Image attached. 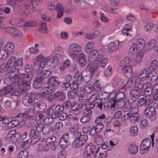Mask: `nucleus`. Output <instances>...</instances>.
Returning a JSON list of instances; mask_svg holds the SVG:
<instances>
[{"mask_svg": "<svg viewBox=\"0 0 158 158\" xmlns=\"http://www.w3.org/2000/svg\"><path fill=\"white\" fill-rule=\"evenodd\" d=\"M31 83L24 82L23 80L20 79L19 81L13 83L11 85L12 88V92L16 96H19L28 90L30 87Z\"/></svg>", "mask_w": 158, "mask_h": 158, "instance_id": "nucleus-1", "label": "nucleus"}, {"mask_svg": "<svg viewBox=\"0 0 158 158\" xmlns=\"http://www.w3.org/2000/svg\"><path fill=\"white\" fill-rule=\"evenodd\" d=\"M38 94L34 93H30L24 96L22 98L23 103L27 106H32L37 103L39 99L36 98Z\"/></svg>", "mask_w": 158, "mask_h": 158, "instance_id": "nucleus-2", "label": "nucleus"}, {"mask_svg": "<svg viewBox=\"0 0 158 158\" xmlns=\"http://www.w3.org/2000/svg\"><path fill=\"white\" fill-rule=\"evenodd\" d=\"M8 73L5 76L4 79V82L6 84L8 85L10 84L13 85V83L20 81V77L18 74H15V72H10V70Z\"/></svg>", "mask_w": 158, "mask_h": 158, "instance_id": "nucleus-3", "label": "nucleus"}, {"mask_svg": "<svg viewBox=\"0 0 158 158\" xmlns=\"http://www.w3.org/2000/svg\"><path fill=\"white\" fill-rule=\"evenodd\" d=\"M45 64L43 63L40 64L36 72L37 75V76L43 81L44 79L48 78L52 73L50 70L48 69L44 70V67L45 65Z\"/></svg>", "mask_w": 158, "mask_h": 158, "instance_id": "nucleus-4", "label": "nucleus"}, {"mask_svg": "<svg viewBox=\"0 0 158 158\" xmlns=\"http://www.w3.org/2000/svg\"><path fill=\"white\" fill-rule=\"evenodd\" d=\"M31 68H30L28 65H26L25 67V71L26 73L20 74L19 75L21 80H23L24 81L28 82L31 83L30 81L33 77L35 74L34 71H31Z\"/></svg>", "mask_w": 158, "mask_h": 158, "instance_id": "nucleus-5", "label": "nucleus"}, {"mask_svg": "<svg viewBox=\"0 0 158 158\" xmlns=\"http://www.w3.org/2000/svg\"><path fill=\"white\" fill-rule=\"evenodd\" d=\"M101 94L103 96L102 98L107 99L109 101L123 100L125 97L124 92L122 91L118 92L117 94H116L113 97H111L112 96V94H110L109 93L104 92L103 94L102 93Z\"/></svg>", "mask_w": 158, "mask_h": 158, "instance_id": "nucleus-6", "label": "nucleus"}, {"mask_svg": "<svg viewBox=\"0 0 158 158\" xmlns=\"http://www.w3.org/2000/svg\"><path fill=\"white\" fill-rule=\"evenodd\" d=\"M44 62L43 61L42 63L45 64V65L51 66L55 67L57 66L59 62V58L56 57L53 55H50L45 58V60H43Z\"/></svg>", "mask_w": 158, "mask_h": 158, "instance_id": "nucleus-7", "label": "nucleus"}, {"mask_svg": "<svg viewBox=\"0 0 158 158\" xmlns=\"http://www.w3.org/2000/svg\"><path fill=\"white\" fill-rule=\"evenodd\" d=\"M52 3H49L48 6V8L50 10H54L56 9L57 11V17L60 18L63 15L64 10L63 6L61 4H58L56 5V7Z\"/></svg>", "mask_w": 158, "mask_h": 158, "instance_id": "nucleus-8", "label": "nucleus"}, {"mask_svg": "<svg viewBox=\"0 0 158 158\" xmlns=\"http://www.w3.org/2000/svg\"><path fill=\"white\" fill-rule=\"evenodd\" d=\"M144 114L151 121L154 120L156 118V110L154 106H151L147 107L144 110Z\"/></svg>", "mask_w": 158, "mask_h": 158, "instance_id": "nucleus-9", "label": "nucleus"}, {"mask_svg": "<svg viewBox=\"0 0 158 158\" xmlns=\"http://www.w3.org/2000/svg\"><path fill=\"white\" fill-rule=\"evenodd\" d=\"M16 58L14 56L10 57L8 62L5 65V67L7 68V70H10V72H15L18 71L19 69L15 66Z\"/></svg>", "mask_w": 158, "mask_h": 158, "instance_id": "nucleus-10", "label": "nucleus"}, {"mask_svg": "<svg viewBox=\"0 0 158 158\" xmlns=\"http://www.w3.org/2000/svg\"><path fill=\"white\" fill-rule=\"evenodd\" d=\"M69 133L64 134L61 137L59 145L63 149L65 148L69 144Z\"/></svg>", "mask_w": 158, "mask_h": 158, "instance_id": "nucleus-11", "label": "nucleus"}, {"mask_svg": "<svg viewBox=\"0 0 158 158\" xmlns=\"http://www.w3.org/2000/svg\"><path fill=\"white\" fill-rule=\"evenodd\" d=\"M81 50V46L77 44L73 43L71 44L69 49L70 55L73 57H75L77 55V52H80Z\"/></svg>", "mask_w": 158, "mask_h": 158, "instance_id": "nucleus-12", "label": "nucleus"}, {"mask_svg": "<svg viewBox=\"0 0 158 158\" xmlns=\"http://www.w3.org/2000/svg\"><path fill=\"white\" fill-rule=\"evenodd\" d=\"M46 108L47 105L46 103L40 102L35 105L32 110V112L34 114H38L44 110Z\"/></svg>", "mask_w": 158, "mask_h": 158, "instance_id": "nucleus-13", "label": "nucleus"}, {"mask_svg": "<svg viewBox=\"0 0 158 158\" xmlns=\"http://www.w3.org/2000/svg\"><path fill=\"white\" fill-rule=\"evenodd\" d=\"M136 64V61L135 58L131 59L130 60L128 57H126L120 62V65L121 67L123 66H129L133 67Z\"/></svg>", "mask_w": 158, "mask_h": 158, "instance_id": "nucleus-14", "label": "nucleus"}, {"mask_svg": "<svg viewBox=\"0 0 158 158\" xmlns=\"http://www.w3.org/2000/svg\"><path fill=\"white\" fill-rule=\"evenodd\" d=\"M151 144V141L149 139H145L142 142L139 148L142 151H143V153L146 152L149 150Z\"/></svg>", "mask_w": 158, "mask_h": 158, "instance_id": "nucleus-15", "label": "nucleus"}, {"mask_svg": "<svg viewBox=\"0 0 158 158\" xmlns=\"http://www.w3.org/2000/svg\"><path fill=\"white\" fill-rule=\"evenodd\" d=\"M73 135L75 139H78L84 145L88 139V137L86 134L81 133L80 132H76L73 134Z\"/></svg>", "mask_w": 158, "mask_h": 158, "instance_id": "nucleus-16", "label": "nucleus"}, {"mask_svg": "<svg viewBox=\"0 0 158 158\" xmlns=\"http://www.w3.org/2000/svg\"><path fill=\"white\" fill-rule=\"evenodd\" d=\"M96 149L95 146L92 143H89L85 148L84 152V155L87 157H89L91 154L94 153Z\"/></svg>", "mask_w": 158, "mask_h": 158, "instance_id": "nucleus-17", "label": "nucleus"}, {"mask_svg": "<svg viewBox=\"0 0 158 158\" xmlns=\"http://www.w3.org/2000/svg\"><path fill=\"white\" fill-rule=\"evenodd\" d=\"M88 56V60L89 62L92 63L95 62V61H97L98 58V52L97 50H93L90 51Z\"/></svg>", "mask_w": 158, "mask_h": 158, "instance_id": "nucleus-18", "label": "nucleus"}, {"mask_svg": "<svg viewBox=\"0 0 158 158\" xmlns=\"http://www.w3.org/2000/svg\"><path fill=\"white\" fill-rule=\"evenodd\" d=\"M144 93L145 95H150L152 93L153 88L152 84L149 82H145V85L143 87Z\"/></svg>", "mask_w": 158, "mask_h": 158, "instance_id": "nucleus-19", "label": "nucleus"}, {"mask_svg": "<svg viewBox=\"0 0 158 158\" xmlns=\"http://www.w3.org/2000/svg\"><path fill=\"white\" fill-rule=\"evenodd\" d=\"M48 82L50 86L54 87L59 86L60 83L58 78L56 77H50L48 81Z\"/></svg>", "mask_w": 158, "mask_h": 158, "instance_id": "nucleus-20", "label": "nucleus"}, {"mask_svg": "<svg viewBox=\"0 0 158 158\" xmlns=\"http://www.w3.org/2000/svg\"><path fill=\"white\" fill-rule=\"evenodd\" d=\"M127 119H129L132 123H135L140 120L139 116L136 112L134 113H127Z\"/></svg>", "mask_w": 158, "mask_h": 158, "instance_id": "nucleus-21", "label": "nucleus"}, {"mask_svg": "<svg viewBox=\"0 0 158 158\" xmlns=\"http://www.w3.org/2000/svg\"><path fill=\"white\" fill-rule=\"evenodd\" d=\"M64 55L63 48L61 47L56 48L52 53V55L57 58L62 57Z\"/></svg>", "mask_w": 158, "mask_h": 158, "instance_id": "nucleus-22", "label": "nucleus"}, {"mask_svg": "<svg viewBox=\"0 0 158 158\" xmlns=\"http://www.w3.org/2000/svg\"><path fill=\"white\" fill-rule=\"evenodd\" d=\"M123 82L120 78H114L113 79V86L116 89H119L123 87Z\"/></svg>", "mask_w": 158, "mask_h": 158, "instance_id": "nucleus-23", "label": "nucleus"}, {"mask_svg": "<svg viewBox=\"0 0 158 158\" xmlns=\"http://www.w3.org/2000/svg\"><path fill=\"white\" fill-rule=\"evenodd\" d=\"M143 81L139 78H137L135 81L134 87L142 91L145 84V83H143Z\"/></svg>", "mask_w": 158, "mask_h": 158, "instance_id": "nucleus-24", "label": "nucleus"}, {"mask_svg": "<svg viewBox=\"0 0 158 158\" xmlns=\"http://www.w3.org/2000/svg\"><path fill=\"white\" fill-rule=\"evenodd\" d=\"M149 73L148 68L144 69L141 71L138 78L142 80V81H144L147 78L148 79Z\"/></svg>", "mask_w": 158, "mask_h": 158, "instance_id": "nucleus-25", "label": "nucleus"}, {"mask_svg": "<svg viewBox=\"0 0 158 158\" xmlns=\"http://www.w3.org/2000/svg\"><path fill=\"white\" fill-rule=\"evenodd\" d=\"M71 109L73 111V113L75 115H78L80 113L81 110L79 108L78 104L75 102H71L70 106Z\"/></svg>", "mask_w": 158, "mask_h": 158, "instance_id": "nucleus-26", "label": "nucleus"}, {"mask_svg": "<svg viewBox=\"0 0 158 158\" xmlns=\"http://www.w3.org/2000/svg\"><path fill=\"white\" fill-rule=\"evenodd\" d=\"M97 59L98 60L97 61L99 62V65L101 67H104L107 64L108 61V59L107 58L104 57L102 55H99Z\"/></svg>", "mask_w": 158, "mask_h": 158, "instance_id": "nucleus-27", "label": "nucleus"}, {"mask_svg": "<svg viewBox=\"0 0 158 158\" xmlns=\"http://www.w3.org/2000/svg\"><path fill=\"white\" fill-rule=\"evenodd\" d=\"M113 103L111 102V107H114L116 105L118 106L120 108L124 107L126 104L125 101L123 100H115L112 101Z\"/></svg>", "mask_w": 158, "mask_h": 158, "instance_id": "nucleus-28", "label": "nucleus"}, {"mask_svg": "<svg viewBox=\"0 0 158 158\" xmlns=\"http://www.w3.org/2000/svg\"><path fill=\"white\" fill-rule=\"evenodd\" d=\"M8 28L12 35L19 37L22 36V34L21 32L17 28L11 27H8Z\"/></svg>", "mask_w": 158, "mask_h": 158, "instance_id": "nucleus-29", "label": "nucleus"}, {"mask_svg": "<svg viewBox=\"0 0 158 158\" xmlns=\"http://www.w3.org/2000/svg\"><path fill=\"white\" fill-rule=\"evenodd\" d=\"M43 81L42 80H41V79L37 76L33 82V86L34 88L38 89L40 88L42 85Z\"/></svg>", "mask_w": 158, "mask_h": 158, "instance_id": "nucleus-30", "label": "nucleus"}, {"mask_svg": "<svg viewBox=\"0 0 158 158\" xmlns=\"http://www.w3.org/2000/svg\"><path fill=\"white\" fill-rule=\"evenodd\" d=\"M157 80H158V73L153 71L151 72H149L148 76V80L149 81L153 82Z\"/></svg>", "mask_w": 158, "mask_h": 158, "instance_id": "nucleus-31", "label": "nucleus"}, {"mask_svg": "<svg viewBox=\"0 0 158 158\" xmlns=\"http://www.w3.org/2000/svg\"><path fill=\"white\" fill-rule=\"evenodd\" d=\"M86 56L84 53L79 55L78 57V61L80 65L83 67H85L86 64V61L85 59Z\"/></svg>", "mask_w": 158, "mask_h": 158, "instance_id": "nucleus-32", "label": "nucleus"}, {"mask_svg": "<svg viewBox=\"0 0 158 158\" xmlns=\"http://www.w3.org/2000/svg\"><path fill=\"white\" fill-rule=\"evenodd\" d=\"M11 85L4 87L0 91V95L2 96L12 92Z\"/></svg>", "mask_w": 158, "mask_h": 158, "instance_id": "nucleus-33", "label": "nucleus"}, {"mask_svg": "<svg viewBox=\"0 0 158 158\" xmlns=\"http://www.w3.org/2000/svg\"><path fill=\"white\" fill-rule=\"evenodd\" d=\"M46 114L48 115V116H51L50 117L51 119V123L54 122V119H56L57 118L56 115H55V112L54 109L52 108L49 109L47 111L46 113Z\"/></svg>", "mask_w": 158, "mask_h": 158, "instance_id": "nucleus-34", "label": "nucleus"}, {"mask_svg": "<svg viewBox=\"0 0 158 158\" xmlns=\"http://www.w3.org/2000/svg\"><path fill=\"white\" fill-rule=\"evenodd\" d=\"M56 98L60 102L64 101L65 99V96L64 94L62 92H57L54 94Z\"/></svg>", "mask_w": 158, "mask_h": 158, "instance_id": "nucleus-35", "label": "nucleus"}, {"mask_svg": "<svg viewBox=\"0 0 158 158\" xmlns=\"http://www.w3.org/2000/svg\"><path fill=\"white\" fill-rule=\"evenodd\" d=\"M89 62L86 68L87 70L89 72L90 74H92L96 70L97 67L94 62Z\"/></svg>", "mask_w": 158, "mask_h": 158, "instance_id": "nucleus-36", "label": "nucleus"}, {"mask_svg": "<svg viewBox=\"0 0 158 158\" xmlns=\"http://www.w3.org/2000/svg\"><path fill=\"white\" fill-rule=\"evenodd\" d=\"M14 48V45L12 43H7L5 45V50L8 53H10L13 52Z\"/></svg>", "mask_w": 158, "mask_h": 158, "instance_id": "nucleus-37", "label": "nucleus"}, {"mask_svg": "<svg viewBox=\"0 0 158 158\" xmlns=\"http://www.w3.org/2000/svg\"><path fill=\"white\" fill-rule=\"evenodd\" d=\"M59 118L61 121H64L67 119L68 121L71 120L72 117V115L71 114H68L66 113H63L60 116Z\"/></svg>", "mask_w": 158, "mask_h": 158, "instance_id": "nucleus-38", "label": "nucleus"}, {"mask_svg": "<svg viewBox=\"0 0 158 158\" xmlns=\"http://www.w3.org/2000/svg\"><path fill=\"white\" fill-rule=\"evenodd\" d=\"M94 141L98 145H101L103 143L104 140L102 135L100 134L96 135L94 139Z\"/></svg>", "mask_w": 158, "mask_h": 158, "instance_id": "nucleus-39", "label": "nucleus"}, {"mask_svg": "<svg viewBox=\"0 0 158 158\" xmlns=\"http://www.w3.org/2000/svg\"><path fill=\"white\" fill-rule=\"evenodd\" d=\"M44 57L41 54H40L38 55L35 59V60H36V61L34 62V67L35 68L36 66H38L40 64H39V61L40 62L41 64L43 61L44 62L43 60H45Z\"/></svg>", "mask_w": 158, "mask_h": 158, "instance_id": "nucleus-40", "label": "nucleus"}, {"mask_svg": "<svg viewBox=\"0 0 158 158\" xmlns=\"http://www.w3.org/2000/svg\"><path fill=\"white\" fill-rule=\"evenodd\" d=\"M74 78L75 81L78 83H81L83 79L82 73H81L80 71H77L75 74Z\"/></svg>", "mask_w": 158, "mask_h": 158, "instance_id": "nucleus-41", "label": "nucleus"}, {"mask_svg": "<svg viewBox=\"0 0 158 158\" xmlns=\"http://www.w3.org/2000/svg\"><path fill=\"white\" fill-rule=\"evenodd\" d=\"M15 132V130L10 131L7 135V138L9 139L10 141L12 143H15L16 141L14 134Z\"/></svg>", "mask_w": 158, "mask_h": 158, "instance_id": "nucleus-42", "label": "nucleus"}, {"mask_svg": "<svg viewBox=\"0 0 158 158\" xmlns=\"http://www.w3.org/2000/svg\"><path fill=\"white\" fill-rule=\"evenodd\" d=\"M55 112V115H56L57 118L58 117L60 113L63 112L64 110L61 105H57L54 108Z\"/></svg>", "mask_w": 158, "mask_h": 158, "instance_id": "nucleus-43", "label": "nucleus"}, {"mask_svg": "<svg viewBox=\"0 0 158 158\" xmlns=\"http://www.w3.org/2000/svg\"><path fill=\"white\" fill-rule=\"evenodd\" d=\"M150 70L156 71L158 69V62L157 60H153L149 67Z\"/></svg>", "mask_w": 158, "mask_h": 158, "instance_id": "nucleus-44", "label": "nucleus"}, {"mask_svg": "<svg viewBox=\"0 0 158 158\" xmlns=\"http://www.w3.org/2000/svg\"><path fill=\"white\" fill-rule=\"evenodd\" d=\"M156 43L155 40H152L146 44L145 47V49L146 50L152 49L155 46Z\"/></svg>", "mask_w": 158, "mask_h": 158, "instance_id": "nucleus-45", "label": "nucleus"}, {"mask_svg": "<svg viewBox=\"0 0 158 158\" xmlns=\"http://www.w3.org/2000/svg\"><path fill=\"white\" fill-rule=\"evenodd\" d=\"M39 31L41 33L48 34V31L47 29L46 24L44 22H42L40 25V28L39 29Z\"/></svg>", "mask_w": 158, "mask_h": 158, "instance_id": "nucleus-46", "label": "nucleus"}, {"mask_svg": "<svg viewBox=\"0 0 158 158\" xmlns=\"http://www.w3.org/2000/svg\"><path fill=\"white\" fill-rule=\"evenodd\" d=\"M128 148L130 153L133 155L135 154L138 150V147L134 144L130 145Z\"/></svg>", "mask_w": 158, "mask_h": 158, "instance_id": "nucleus-47", "label": "nucleus"}, {"mask_svg": "<svg viewBox=\"0 0 158 158\" xmlns=\"http://www.w3.org/2000/svg\"><path fill=\"white\" fill-rule=\"evenodd\" d=\"M129 50L131 54H134L137 52L138 51L140 50V49L135 44L133 43L131 44Z\"/></svg>", "mask_w": 158, "mask_h": 158, "instance_id": "nucleus-48", "label": "nucleus"}, {"mask_svg": "<svg viewBox=\"0 0 158 158\" xmlns=\"http://www.w3.org/2000/svg\"><path fill=\"white\" fill-rule=\"evenodd\" d=\"M84 90L86 93L89 94L93 92L94 90L93 86L87 84L84 85Z\"/></svg>", "mask_w": 158, "mask_h": 158, "instance_id": "nucleus-49", "label": "nucleus"}, {"mask_svg": "<svg viewBox=\"0 0 158 158\" xmlns=\"http://www.w3.org/2000/svg\"><path fill=\"white\" fill-rule=\"evenodd\" d=\"M75 140L72 143V147L73 148H79L84 145L83 143L78 139H75Z\"/></svg>", "mask_w": 158, "mask_h": 158, "instance_id": "nucleus-50", "label": "nucleus"}, {"mask_svg": "<svg viewBox=\"0 0 158 158\" xmlns=\"http://www.w3.org/2000/svg\"><path fill=\"white\" fill-rule=\"evenodd\" d=\"M94 47V44L92 42H88L85 46V52L89 53L91 51Z\"/></svg>", "mask_w": 158, "mask_h": 158, "instance_id": "nucleus-51", "label": "nucleus"}, {"mask_svg": "<svg viewBox=\"0 0 158 158\" xmlns=\"http://www.w3.org/2000/svg\"><path fill=\"white\" fill-rule=\"evenodd\" d=\"M14 20V23L17 27H21L24 24L23 21L20 19L15 18L13 19H12V20Z\"/></svg>", "mask_w": 158, "mask_h": 158, "instance_id": "nucleus-52", "label": "nucleus"}, {"mask_svg": "<svg viewBox=\"0 0 158 158\" xmlns=\"http://www.w3.org/2000/svg\"><path fill=\"white\" fill-rule=\"evenodd\" d=\"M139 48L143 49L145 44V40L141 38L138 39L135 44Z\"/></svg>", "mask_w": 158, "mask_h": 158, "instance_id": "nucleus-53", "label": "nucleus"}, {"mask_svg": "<svg viewBox=\"0 0 158 158\" xmlns=\"http://www.w3.org/2000/svg\"><path fill=\"white\" fill-rule=\"evenodd\" d=\"M141 92V91L134 87V89L130 92V95L131 96L137 98Z\"/></svg>", "mask_w": 158, "mask_h": 158, "instance_id": "nucleus-54", "label": "nucleus"}, {"mask_svg": "<svg viewBox=\"0 0 158 158\" xmlns=\"http://www.w3.org/2000/svg\"><path fill=\"white\" fill-rule=\"evenodd\" d=\"M99 151V150H96V151L94 155L95 158H103L106 156L107 154L106 153V151H104V152H99V153H98Z\"/></svg>", "mask_w": 158, "mask_h": 158, "instance_id": "nucleus-55", "label": "nucleus"}, {"mask_svg": "<svg viewBox=\"0 0 158 158\" xmlns=\"http://www.w3.org/2000/svg\"><path fill=\"white\" fill-rule=\"evenodd\" d=\"M28 152L25 150L20 151L18 154V158H27L28 156Z\"/></svg>", "mask_w": 158, "mask_h": 158, "instance_id": "nucleus-56", "label": "nucleus"}, {"mask_svg": "<svg viewBox=\"0 0 158 158\" xmlns=\"http://www.w3.org/2000/svg\"><path fill=\"white\" fill-rule=\"evenodd\" d=\"M2 121V123L3 124H6L7 129L9 128L10 120L5 117H0V121Z\"/></svg>", "mask_w": 158, "mask_h": 158, "instance_id": "nucleus-57", "label": "nucleus"}, {"mask_svg": "<svg viewBox=\"0 0 158 158\" xmlns=\"http://www.w3.org/2000/svg\"><path fill=\"white\" fill-rule=\"evenodd\" d=\"M108 49L111 52H116L117 50L116 43L114 42H111L109 45Z\"/></svg>", "mask_w": 158, "mask_h": 158, "instance_id": "nucleus-58", "label": "nucleus"}, {"mask_svg": "<svg viewBox=\"0 0 158 158\" xmlns=\"http://www.w3.org/2000/svg\"><path fill=\"white\" fill-rule=\"evenodd\" d=\"M51 130L52 127L51 126L48 125L44 126L43 124L42 134L44 135H47L51 131Z\"/></svg>", "mask_w": 158, "mask_h": 158, "instance_id": "nucleus-59", "label": "nucleus"}, {"mask_svg": "<svg viewBox=\"0 0 158 158\" xmlns=\"http://www.w3.org/2000/svg\"><path fill=\"white\" fill-rule=\"evenodd\" d=\"M76 82H72L70 85V87L71 89L73 91L77 93L78 89L79 84Z\"/></svg>", "mask_w": 158, "mask_h": 158, "instance_id": "nucleus-60", "label": "nucleus"}, {"mask_svg": "<svg viewBox=\"0 0 158 158\" xmlns=\"http://www.w3.org/2000/svg\"><path fill=\"white\" fill-rule=\"evenodd\" d=\"M93 87L94 90L96 91H98L102 88L100 81L99 80L96 81L94 83Z\"/></svg>", "mask_w": 158, "mask_h": 158, "instance_id": "nucleus-61", "label": "nucleus"}, {"mask_svg": "<svg viewBox=\"0 0 158 158\" xmlns=\"http://www.w3.org/2000/svg\"><path fill=\"white\" fill-rule=\"evenodd\" d=\"M147 97L146 95L143 96V97H141L139 96V98L137 99V102L136 104L138 106H142V105L143 104V102L144 101L145 99H146Z\"/></svg>", "mask_w": 158, "mask_h": 158, "instance_id": "nucleus-62", "label": "nucleus"}, {"mask_svg": "<svg viewBox=\"0 0 158 158\" xmlns=\"http://www.w3.org/2000/svg\"><path fill=\"white\" fill-rule=\"evenodd\" d=\"M106 117V115L104 114H102L101 115L98 116L96 118L95 123H102V121L103 120L105 119Z\"/></svg>", "mask_w": 158, "mask_h": 158, "instance_id": "nucleus-63", "label": "nucleus"}, {"mask_svg": "<svg viewBox=\"0 0 158 158\" xmlns=\"http://www.w3.org/2000/svg\"><path fill=\"white\" fill-rule=\"evenodd\" d=\"M137 98L134 97L132 96H130L129 98L127 100V102L129 104H130V106L131 108L132 107V106H134V105H133L134 102H135L137 99Z\"/></svg>", "mask_w": 158, "mask_h": 158, "instance_id": "nucleus-64", "label": "nucleus"}]
</instances>
